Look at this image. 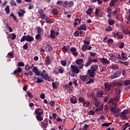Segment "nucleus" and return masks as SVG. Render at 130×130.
Returning a JSON list of instances; mask_svg holds the SVG:
<instances>
[{"instance_id":"nucleus-1","label":"nucleus","mask_w":130,"mask_h":130,"mask_svg":"<svg viewBox=\"0 0 130 130\" xmlns=\"http://www.w3.org/2000/svg\"><path fill=\"white\" fill-rule=\"evenodd\" d=\"M32 72L33 73H35V74L37 76H41V77H42V78H43L44 80L48 81V82H53V81H54V80L51 79L50 76H48V74H46V71L45 70H43L41 72L39 71V70H38L37 67H35L32 69Z\"/></svg>"},{"instance_id":"nucleus-2","label":"nucleus","mask_w":130,"mask_h":130,"mask_svg":"<svg viewBox=\"0 0 130 130\" xmlns=\"http://www.w3.org/2000/svg\"><path fill=\"white\" fill-rule=\"evenodd\" d=\"M109 59L112 60V61H114V62L117 63L119 62V59H121V55L120 54L115 53H109Z\"/></svg>"},{"instance_id":"nucleus-3","label":"nucleus","mask_w":130,"mask_h":130,"mask_svg":"<svg viewBox=\"0 0 130 130\" xmlns=\"http://www.w3.org/2000/svg\"><path fill=\"white\" fill-rule=\"evenodd\" d=\"M80 69L79 66H75L74 65L71 66V71L69 72V76L70 77H75L77 74L80 73Z\"/></svg>"},{"instance_id":"nucleus-4","label":"nucleus","mask_w":130,"mask_h":130,"mask_svg":"<svg viewBox=\"0 0 130 130\" xmlns=\"http://www.w3.org/2000/svg\"><path fill=\"white\" fill-rule=\"evenodd\" d=\"M34 114L37 115L36 117L37 120H39V121H42L43 120V117H42V115H43V109L41 108L36 109Z\"/></svg>"},{"instance_id":"nucleus-5","label":"nucleus","mask_w":130,"mask_h":130,"mask_svg":"<svg viewBox=\"0 0 130 130\" xmlns=\"http://www.w3.org/2000/svg\"><path fill=\"white\" fill-rule=\"evenodd\" d=\"M97 70H98V65L93 64L91 66L90 69L87 71V73L90 78H94V77H95V72H96Z\"/></svg>"},{"instance_id":"nucleus-6","label":"nucleus","mask_w":130,"mask_h":130,"mask_svg":"<svg viewBox=\"0 0 130 130\" xmlns=\"http://www.w3.org/2000/svg\"><path fill=\"white\" fill-rule=\"evenodd\" d=\"M34 41V38L28 35L27 36H23L20 40V42H24V41H27V42H32V41Z\"/></svg>"},{"instance_id":"nucleus-7","label":"nucleus","mask_w":130,"mask_h":130,"mask_svg":"<svg viewBox=\"0 0 130 130\" xmlns=\"http://www.w3.org/2000/svg\"><path fill=\"white\" fill-rule=\"evenodd\" d=\"M121 75V71H116L111 75V79L112 80L113 79H116V78H118Z\"/></svg>"},{"instance_id":"nucleus-8","label":"nucleus","mask_w":130,"mask_h":130,"mask_svg":"<svg viewBox=\"0 0 130 130\" xmlns=\"http://www.w3.org/2000/svg\"><path fill=\"white\" fill-rule=\"evenodd\" d=\"M83 62H84V59L82 58L77 59L76 60V64H78V66H79L78 67H79L80 69H83V68H84V65Z\"/></svg>"},{"instance_id":"nucleus-9","label":"nucleus","mask_w":130,"mask_h":130,"mask_svg":"<svg viewBox=\"0 0 130 130\" xmlns=\"http://www.w3.org/2000/svg\"><path fill=\"white\" fill-rule=\"evenodd\" d=\"M74 6V2L70 1L68 2V1H64L63 2V6L65 8H72Z\"/></svg>"},{"instance_id":"nucleus-10","label":"nucleus","mask_w":130,"mask_h":130,"mask_svg":"<svg viewBox=\"0 0 130 130\" xmlns=\"http://www.w3.org/2000/svg\"><path fill=\"white\" fill-rule=\"evenodd\" d=\"M43 47H44L45 50H46V51H52V47H51V45L48 44H44L43 45Z\"/></svg>"},{"instance_id":"nucleus-11","label":"nucleus","mask_w":130,"mask_h":130,"mask_svg":"<svg viewBox=\"0 0 130 130\" xmlns=\"http://www.w3.org/2000/svg\"><path fill=\"white\" fill-rule=\"evenodd\" d=\"M111 111L112 112L113 114H116V113H118V112H120V110L112 106L111 107Z\"/></svg>"},{"instance_id":"nucleus-12","label":"nucleus","mask_w":130,"mask_h":130,"mask_svg":"<svg viewBox=\"0 0 130 130\" xmlns=\"http://www.w3.org/2000/svg\"><path fill=\"white\" fill-rule=\"evenodd\" d=\"M128 113L127 110H124L121 113V119H125L126 118V114Z\"/></svg>"},{"instance_id":"nucleus-13","label":"nucleus","mask_w":130,"mask_h":130,"mask_svg":"<svg viewBox=\"0 0 130 130\" xmlns=\"http://www.w3.org/2000/svg\"><path fill=\"white\" fill-rule=\"evenodd\" d=\"M100 61L102 62L103 64H109V63H110V61L105 58H101L100 59Z\"/></svg>"},{"instance_id":"nucleus-14","label":"nucleus","mask_w":130,"mask_h":130,"mask_svg":"<svg viewBox=\"0 0 130 130\" xmlns=\"http://www.w3.org/2000/svg\"><path fill=\"white\" fill-rule=\"evenodd\" d=\"M46 66H49L51 63V59L49 56H47L45 60Z\"/></svg>"},{"instance_id":"nucleus-15","label":"nucleus","mask_w":130,"mask_h":130,"mask_svg":"<svg viewBox=\"0 0 130 130\" xmlns=\"http://www.w3.org/2000/svg\"><path fill=\"white\" fill-rule=\"evenodd\" d=\"M34 79L35 80V82L36 83H43L44 81L43 79L41 77L38 78L36 77H34Z\"/></svg>"},{"instance_id":"nucleus-16","label":"nucleus","mask_w":130,"mask_h":130,"mask_svg":"<svg viewBox=\"0 0 130 130\" xmlns=\"http://www.w3.org/2000/svg\"><path fill=\"white\" fill-rule=\"evenodd\" d=\"M70 51H71L72 54L75 55V56H77V55H78V52H77V49H76V48L72 47L70 49Z\"/></svg>"},{"instance_id":"nucleus-17","label":"nucleus","mask_w":130,"mask_h":130,"mask_svg":"<svg viewBox=\"0 0 130 130\" xmlns=\"http://www.w3.org/2000/svg\"><path fill=\"white\" fill-rule=\"evenodd\" d=\"M50 38L52 39H55V31L53 29H51L50 30Z\"/></svg>"},{"instance_id":"nucleus-18","label":"nucleus","mask_w":130,"mask_h":130,"mask_svg":"<svg viewBox=\"0 0 130 130\" xmlns=\"http://www.w3.org/2000/svg\"><path fill=\"white\" fill-rule=\"evenodd\" d=\"M37 33L38 34H41L43 35L44 31L42 28L40 26L37 27Z\"/></svg>"},{"instance_id":"nucleus-19","label":"nucleus","mask_w":130,"mask_h":130,"mask_svg":"<svg viewBox=\"0 0 130 130\" xmlns=\"http://www.w3.org/2000/svg\"><path fill=\"white\" fill-rule=\"evenodd\" d=\"M25 13L26 12L25 11V10L23 9H20L19 12H18L17 14L19 17H23L24 16V14H25Z\"/></svg>"},{"instance_id":"nucleus-20","label":"nucleus","mask_w":130,"mask_h":130,"mask_svg":"<svg viewBox=\"0 0 130 130\" xmlns=\"http://www.w3.org/2000/svg\"><path fill=\"white\" fill-rule=\"evenodd\" d=\"M80 78L81 80V81H83V82H85V81H87L88 80V75H81L80 76Z\"/></svg>"},{"instance_id":"nucleus-21","label":"nucleus","mask_w":130,"mask_h":130,"mask_svg":"<svg viewBox=\"0 0 130 130\" xmlns=\"http://www.w3.org/2000/svg\"><path fill=\"white\" fill-rule=\"evenodd\" d=\"M92 58H91V57H88V60L87 63L85 64V67L86 68H88L89 66H91V64H92Z\"/></svg>"},{"instance_id":"nucleus-22","label":"nucleus","mask_w":130,"mask_h":130,"mask_svg":"<svg viewBox=\"0 0 130 130\" xmlns=\"http://www.w3.org/2000/svg\"><path fill=\"white\" fill-rule=\"evenodd\" d=\"M105 86V90L106 91H109L110 90L111 86L109 85V84L108 83H105L104 84Z\"/></svg>"},{"instance_id":"nucleus-23","label":"nucleus","mask_w":130,"mask_h":130,"mask_svg":"<svg viewBox=\"0 0 130 130\" xmlns=\"http://www.w3.org/2000/svg\"><path fill=\"white\" fill-rule=\"evenodd\" d=\"M42 35L41 34H38L37 35H36L35 39L37 40L41 41L42 40Z\"/></svg>"},{"instance_id":"nucleus-24","label":"nucleus","mask_w":130,"mask_h":130,"mask_svg":"<svg viewBox=\"0 0 130 130\" xmlns=\"http://www.w3.org/2000/svg\"><path fill=\"white\" fill-rule=\"evenodd\" d=\"M79 30H83V31H86L87 30V26L86 24H82L79 27Z\"/></svg>"},{"instance_id":"nucleus-25","label":"nucleus","mask_w":130,"mask_h":130,"mask_svg":"<svg viewBox=\"0 0 130 130\" xmlns=\"http://www.w3.org/2000/svg\"><path fill=\"white\" fill-rule=\"evenodd\" d=\"M108 103L110 104V103H112V105L114 106H117V103L116 102H114V99H111L110 101H109Z\"/></svg>"},{"instance_id":"nucleus-26","label":"nucleus","mask_w":130,"mask_h":130,"mask_svg":"<svg viewBox=\"0 0 130 130\" xmlns=\"http://www.w3.org/2000/svg\"><path fill=\"white\" fill-rule=\"evenodd\" d=\"M104 94V93H103V91L102 90H98L96 92V95L98 97H102Z\"/></svg>"},{"instance_id":"nucleus-27","label":"nucleus","mask_w":130,"mask_h":130,"mask_svg":"<svg viewBox=\"0 0 130 130\" xmlns=\"http://www.w3.org/2000/svg\"><path fill=\"white\" fill-rule=\"evenodd\" d=\"M40 18L42 20H46L47 19H48V17H47V15H46L45 14H43L42 15H40Z\"/></svg>"},{"instance_id":"nucleus-28","label":"nucleus","mask_w":130,"mask_h":130,"mask_svg":"<svg viewBox=\"0 0 130 130\" xmlns=\"http://www.w3.org/2000/svg\"><path fill=\"white\" fill-rule=\"evenodd\" d=\"M58 71L60 74H63L64 73V69L61 66H59L58 69Z\"/></svg>"},{"instance_id":"nucleus-29","label":"nucleus","mask_w":130,"mask_h":130,"mask_svg":"<svg viewBox=\"0 0 130 130\" xmlns=\"http://www.w3.org/2000/svg\"><path fill=\"white\" fill-rule=\"evenodd\" d=\"M92 13H93V9H92L91 8H88V10L86 12V14L88 15H91V14H92Z\"/></svg>"},{"instance_id":"nucleus-30","label":"nucleus","mask_w":130,"mask_h":130,"mask_svg":"<svg viewBox=\"0 0 130 130\" xmlns=\"http://www.w3.org/2000/svg\"><path fill=\"white\" fill-rule=\"evenodd\" d=\"M108 24L110 25V26H112V25H113L115 23V21H114V20H111L110 18L108 19Z\"/></svg>"},{"instance_id":"nucleus-31","label":"nucleus","mask_w":130,"mask_h":130,"mask_svg":"<svg viewBox=\"0 0 130 130\" xmlns=\"http://www.w3.org/2000/svg\"><path fill=\"white\" fill-rule=\"evenodd\" d=\"M115 3H117V0H111L110 3V6L111 7H114L115 6Z\"/></svg>"},{"instance_id":"nucleus-32","label":"nucleus","mask_w":130,"mask_h":130,"mask_svg":"<svg viewBox=\"0 0 130 130\" xmlns=\"http://www.w3.org/2000/svg\"><path fill=\"white\" fill-rule=\"evenodd\" d=\"M91 103H90V102L89 101H86V102H84L83 103V105L84 106V107H88V106H90V104Z\"/></svg>"},{"instance_id":"nucleus-33","label":"nucleus","mask_w":130,"mask_h":130,"mask_svg":"<svg viewBox=\"0 0 130 130\" xmlns=\"http://www.w3.org/2000/svg\"><path fill=\"white\" fill-rule=\"evenodd\" d=\"M121 55L122 59H124V60L127 59V57H126V54L125 53H122L121 54Z\"/></svg>"},{"instance_id":"nucleus-34","label":"nucleus","mask_w":130,"mask_h":130,"mask_svg":"<svg viewBox=\"0 0 130 130\" xmlns=\"http://www.w3.org/2000/svg\"><path fill=\"white\" fill-rule=\"evenodd\" d=\"M111 124H112V122H109V123L105 122L102 124V126H107V127H108V126H109V125H111Z\"/></svg>"},{"instance_id":"nucleus-35","label":"nucleus","mask_w":130,"mask_h":130,"mask_svg":"<svg viewBox=\"0 0 130 130\" xmlns=\"http://www.w3.org/2000/svg\"><path fill=\"white\" fill-rule=\"evenodd\" d=\"M119 68V66L116 64H113L111 67V69H112V70H117Z\"/></svg>"},{"instance_id":"nucleus-36","label":"nucleus","mask_w":130,"mask_h":130,"mask_svg":"<svg viewBox=\"0 0 130 130\" xmlns=\"http://www.w3.org/2000/svg\"><path fill=\"white\" fill-rule=\"evenodd\" d=\"M70 101L73 104H76V103H77V100L75 98H71L70 99Z\"/></svg>"},{"instance_id":"nucleus-37","label":"nucleus","mask_w":130,"mask_h":130,"mask_svg":"<svg viewBox=\"0 0 130 130\" xmlns=\"http://www.w3.org/2000/svg\"><path fill=\"white\" fill-rule=\"evenodd\" d=\"M5 12H6V13H7V14H10V6H7L5 8Z\"/></svg>"},{"instance_id":"nucleus-38","label":"nucleus","mask_w":130,"mask_h":130,"mask_svg":"<svg viewBox=\"0 0 130 130\" xmlns=\"http://www.w3.org/2000/svg\"><path fill=\"white\" fill-rule=\"evenodd\" d=\"M30 69H32V68L31 67H30V66H29V64H26L25 66L24 70L26 72H27V71H29V70H30Z\"/></svg>"},{"instance_id":"nucleus-39","label":"nucleus","mask_w":130,"mask_h":130,"mask_svg":"<svg viewBox=\"0 0 130 130\" xmlns=\"http://www.w3.org/2000/svg\"><path fill=\"white\" fill-rule=\"evenodd\" d=\"M52 13L53 14V15H58V12H57V10L55 9H53L52 10Z\"/></svg>"},{"instance_id":"nucleus-40","label":"nucleus","mask_w":130,"mask_h":130,"mask_svg":"<svg viewBox=\"0 0 130 130\" xmlns=\"http://www.w3.org/2000/svg\"><path fill=\"white\" fill-rule=\"evenodd\" d=\"M52 87L53 88V89H55V90H56V89H57V88H58V86H57V85H56V83H55V82L52 83Z\"/></svg>"},{"instance_id":"nucleus-41","label":"nucleus","mask_w":130,"mask_h":130,"mask_svg":"<svg viewBox=\"0 0 130 130\" xmlns=\"http://www.w3.org/2000/svg\"><path fill=\"white\" fill-rule=\"evenodd\" d=\"M82 49L83 51H86V50H87V49H88V46H87L86 45H83V46L82 47Z\"/></svg>"},{"instance_id":"nucleus-42","label":"nucleus","mask_w":130,"mask_h":130,"mask_svg":"<svg viewBox=\"0 0 130 130\" xmlns=\"http://www.w3.org/2000/svg\"><path fill=\"white\" fill-rule=\"evenodd\" d=\"M128 124H129V123L128 122L126 123L124 125H123L122 126L123 128V130H125L126 129V128H127V127H128Z\"/></svg>"},{"instance_id":"nucleus-43","label":"nucleus","mask_w":130,"mask_h":130,"mask_svg":"<svg viewBox=\"0 0 130 130\" xmlns=\"http://www.w3.org/2000/svg\"><path fill=\"white\" fill-rule=\"evenodd\" d=\"M119 98H120L119 94H116L115 98L113 99H114L115 101H119Z\"/></svg>"},{"instance_id":"nucleus-44","label":"nucleus","mask_w":130,"mask_h":130,"mask_svg":"<svg viewBox=\"0 0 130 130\" xmlns=\"http://www.w3.org/2000/svg\"><path fill=\"white\" fill-rule=\"evenodd\" d=\"M83 43L85 45H86V46H88L89 45H90V41H86V40H84L83 41Z\"/></svg>"},{"instance_id":"nucleus-45","label":"nucleus","mask_w":130,"mask_h":130,"mask_svg":"<svg viewBox=\"0 0 130 130\" xmlns=\"http://www.w3.org/2000/svg\"><path fill=\"white\" fill-rule=\"evenodd\" d=\"M115 92L116 95H120V89L119 88H117L115 89Z\"/></svg>"},{"instance_id":"nucleus-46","label":"nucleus","mask_w":130,"mask_h":130,"mask_svg":"<svg viewBox=\"0 0 130 130\" xmlns=\"http://www.w3.org/2000/svg\"><path fill=\"white\" fill-rule=\"evenodd\" d=\"M105 30L107 31V32H110L112 31V27H111L110 26H108V28L105 29Z\"/></svg>"},{"instance_id":"nucleus-47","label":"nucleus","mask_w":130,"mask_h":130,"mask_svg":"<svg viewBox=\"0 0 130 130\" xmlns=\"http://www.w3.org/2000/svg\"><path fill=\"white\" fill-rule=\"evenodd\" d=\"M124 86H128V85H130V80H126L124 82Z\"/></svg>"},{"instance_id":"nucleus-48","label":"nucleus","mask_w":130,"mask_h":130,"mask_svg":"<svg viewBox=\"0 0 130 130\" xmlns=\"http://www.w3.org/2000/svg\"><path fill=\"white\" fill-rule=\"evenodd\" d=\"M61 64H62L63 67H66V66H67V60H62L61 61Z\"/></svg>"},{"instance_id":"nucleus-49","label":"nucleus","mask_w":130,"mask_h":130,"mask_svg":"<svg viewBox=\"0 0 130 130\" xmlns=\"http://www.w3.org/2000/svg\"><path fill=\"white\" fill-rule=\"evenodd\" d=\"M94 82V79L90 78L88 82H86V85H88V84H91V83Z\"/></svg>"},{"instance_id":"nucleus-50","label":"nucleus","mask_w":130,"mask_h":130,"mask_svg":"<svg viewBox=\"0 0 130 130\" xmlns=\"http://www.w3.org/2000/svg\"><path fill=\"white\" fill-rule=\"evenodd\" d=\"M100 12V10H99V9H95V11L94 12V14H95L98 17H99V12Z\"/></svg>"},{"instance_id":"nucleus-51","label":"nucleus","mask_w":130,"mask_h":130,"mask_svg":"<svg viewBox=\"0 0 130 130\" xmlns=\"http://www.w3.org/2000/svg\"><path fill=\"white\" fill-rule=\"evenodd\" d=\"M123 47H124V43H123V42H121L119 44V48H123Z\"/></svg>"},{"instance_id":"nucleus-52","label":"nucleus","mask_w":130,"mask_h":130,"mask_svg":"<svg viewBox=\"0 0 130 130\" xmlns=\"http://www.w3.org/2000/svg\"><path fill=\"white\" fill-rule=\"evenodd\" d=\"M106 11L108 14H112L113 13L112 11H111V9H110V7H108Z\"/></svg>"},{"instance_id":"nucleus-53","label":"nucleus","mask_w":130,"mask_h":130,"mask_svg":"<svg viewBox=\"0 0 130 130\" xmlns=\"http://www.w3.org/2000/svg\"><path fill=\"white\" fill-rule=\"evenodd\" d=\"M53 73L55 74V75H58L59 72L58 70H57V68H55L53 70Z\"/></svg>"},{"instance_id":"nucleus-54","label":"nucleus","mask_w":130,"mask_h":130,"mask_svg":"<svg viewBox=\"0 0 130 130\" xmlns=\"http://www.w3.org/2000/svg\"><path fill=\"white\" fill-rule=\"evenodd\" d=\"M25 66V64L23 62H18V67H24Z\"/></svg>"},{"instance_id":"nucleus-55","label":"nucleus","mask_w":130,"mask_h":130,"mask_svg":"<svg viewBox=\"0 0 130 130\" xmlns=\"http://www.w3.org/2000/svg\"><path fill=\"white\" fill-rule=\"evenodd\" d=\"M118 34H119V32H118V31H114L113 32V36L114 37H116V36H118Z\"/></svg>"},{"instance_id":"nucleus-56","label":"nucleus","mask_w":130,"mask_h":130,"mask_svg":"<svg viewBox=\"0 0 130 130\" xmlns=\"http://www.w3.org/2000/svg\"><path fill=\"white\" fill-rule=\"evenodd\" d=\"M28 10H32L33 9H34V5H33V4H29L28 7Z\"/></svg>"},{"instance_id":"nucleus-57","label":"nucleus","mask_w":130,"mask_h":130,"mask_svg":"<svg viewBox=\"0 0 130 130\" xmlns=\"http://www.w3.org/2000/svg\"><path fill=\"white\" fill-rule=\"evenodd\" d=\"M95 114V111L93 110L89 111L88 112V115H94Z\"/></svg>"},{"instance_id":"nucleus-58","label":"nucleus","mask_w":130,"mask_h":130,"mask_svg":"<svg viewBox=\"0 0 130 130\" xmlns=\"http://www.w3.org/2000/svg\"><path fill=\"white\" fill-rule=\"evenodd\" d=\"M12 37H11V39L12 40H14V39H16V37H17V36H16V34L13 33L12 34Z\"/></svg>"},{"instance_id":"nucleus-59","label":"nucleus","mask_w":130,"mask_h":130,"mask_svg":"<svg viewBox=\"0 0 130 130\" xmlns=\"http://www.w3.org/2000/svg\"><path fill=\"white\" fill-rule=\"evenodd\" d=\"M38 13L40 15H43V13H44V11H43V10L42 9H41L38 10Z\"/></svg>"},{"instance_id":"nucleus-60","label":"nucleus","mask_w":130,"mask_h":130,"mask_svg":"<svg viewBox=\"0 0 130 130\" xmlns=\"http://www.w3.org/2000/svg\"><path fill=\"white\" fill-rule=\"evenodd\" d=\"M123 33H124V34H129L130 35V32L127 30V29L123 30Z\"/></svg>"},{"instance_id":"nucleus-61","label":"nucleus","mask_w":130,"mask_h":130,"mask_svg":"<svg viewBox=\"0 0 130 130\" xmlns=\"http://www.w3.org/2000/svg\"><path fill=\"white\" fill-rule=\"evenodd\" d=\"M10 16H11V17H13L14 20H15V21H16V22H18V19L17 18V17H16V16H15L14 15V14H11Z\"/></svg>"},{"instance_id":"nucleus-62","label":"nucleus","mask_w":130,"mask_h":130,"mask_svg":"<svg viewBox=\"0 0 130 130\" xmlns=\"http://www.w3.org/2000/svg\"><path fill=\"white\" fill-rule=\"evenodd\" d=\"M48 126V123H45L43 126V129H45Z\"/></svg>"},{"instance_id":"nucleus-63","label":"nucleus","mask_w":130,"mask_h":130,"mask_svg":"<svg viewBox=\"0 0 130 130\" xmlns=\"http://www.w3.org/2000/svg\"><path fill=\"white\" fill-rule=\"evenodd\" d=\"M27 96H28V97H30V98H33L34 97L33 94H32L31 92H27Z\"/></svg>"},{"instance_id":"nucleus-64","label":"nucleus","mask_w":130,"mask_h":130,"mask_svg":"<svg viewBox=\"0 0 130 130\" xmlns=\"http://www.w3.org/2000/svg\"><path fill=\"white\" fill-rule=\"evenodd\" d=\"M50 105L51 106V107H53L55 105V103L53 101H51L50 102Z\"/></svg>"}]
</instances>
